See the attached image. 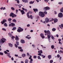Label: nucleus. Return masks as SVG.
<instances>
[{
	"label": "nucleus",
	"mask_w": 63,
	"mask_h": 63,
	"mask_svg": "<svg viewBox=\"0 0 63 63\" xmlns=\"http://www.w3.org/2000/svg\"><path fill=\"white\" fill-rule=\"evenodd\" d=\"M45 15H47V12L45 11L44 12H40L39 13V15L41 17H44L45 16Z\"/></svg>",
	"instance_id": "obj_1"
},
{
	"label": "nucleus",
	"mask_w": 63,
	"mask_h": 63,
	"mask_svg": "<svg viewBox=\"0 0 63 63\" xmlns=\"http://www.w3.org/2000/svg\"><path fill=\"white\" fill-rule=\"evenodd\" d=\"M23 31V29L21 28L20 27H19L18 28L17 31L18 32H22Z\"/></svg>",
	"instance_id": "obj_2"
},
{
	"label": "nucleus",
	"mask_w": 63,
	"mask_h": 63,
	"mask_svg": "<svg viewBox=\"0 0 63 63\" xmlns=\"http://www.w3.org/2000/svg\"><path fill=\"white\" fill-rule=\"evenodd\" d=\"M6 39L4 38H2V39H1L0 41V43H4L5 41H6Z\"/></svg>",
	"instance_id": "obj_3"
},
{
	"label": "nucleus",
	"mask_w": 63,
	"mask_h": 63,
	"mask_svg": "<svg viewBox=\"0 0 63 63\" xmlns=\"http://www.w3.org/2000/svg\"><path fill=\"white\" fill-rule=\"evenodd\" d=\"M43 9L45 11H47V10H50V8L48 6H47L46 7H44Z\"/></svg>",
	"instance_id": "obj_4"
},
{
	"label": "nucleus",
	"mask_w": 63,
	"mask_h": 63,
	"mask_svg": "<svg viewBox=\"0 0 63 63\" xmlns=\"http://www.w3.org/2000/svg\"><path fill=\"white\" fill-rule=\"evenodd\" d=\"M58 16L59 17H63V14L61 13H59L58 14Z\"/></svg>",
	"instance_id": "obj_5"
},
{
	"label": "nucleus",
	"mask_w": 63,
	"mask_h": 63,
	"mask_svg": "<svg viewBox=\"0 0 63 63\" xmlns=\"http://www.w3.org/2000/svg\"><path fill=\"white\" fill-rule=\"evenodd\" d=\"M7 22V20L6 19H3L2 20V21H1V23L2 24H3L5 22Z\"/></svg>",
	"instance_id": "obj_6"
},
{
	"label": "nucleus",
	"mask_w": 63,
	"mask_h": 63,
	"mask_svg": "<svg viewBox=\"0 0 63 63\" xmlns=\"http://www.w3.org/2000/svg\"><path fill=\"white\" fill-rule=\"evenodd\" d=\"M15 25V24L13 23H11L10 24H9V26H12V27H14Z\"/></svg>",
	"instance_id": "obj_7"
},
{
	"label": "nucleus",
	"mask_w": 63,
	"mask_h": 63,
	"mask_svg": "<svg viewBox=\"0 0 63 63\" xmlns=\"http://www.w3.org/2000/svg\"><path fill=\"white\" fill-rule=\"evenodd\" d=\"M14 14L12 12H11V13H10V17L12 16L13 18L14 17Z\"/></svg>",
	"instance_id": "obj_8"
},
{
	"label": "nucleus",
	"mask_w": 63,
	"mask_h": 63,
	"mask_svg": "<svg viewBox=\"0 0 63 63\" xmlns=\"http://www.w3.org/2000/svg\"><path fill=\"white\" fill-rule=\"evenodd\" d=\"M47 39L49 41V42H50V36L49 35H47Z\"/></svg>",
	"instance_id": "obj_9"
},
{
	"label": "nucleus",
	"mask_w": 63,
	"mask_h": 63,
	"mask_svg": "<svg viewBox=\"0 0 63 63\" xmlns=\"http://www.w3.org/2000/svg\"><path fill=\"white\" fill-rule=\"evenodd\" d=\"M45 21L46 23H47L49 22V19L47 18H46L45 19Z\"/></svg>",
	"instance_id": "obj_10"
},
{
	"label": "nucleus",
	"mask_w": 63,
	"mask_h": 63,
	"mask_svg": "<svg viewBox=\"0 0 63 63\" xmlns=\"http://www.w3.org/2000/svg\"><path fill=\"white\" fill-rule=\"evenodd\" d=\"M50 32L49 30L47 31V35H50Z\"/></svg>",
	"instance_id": "obj_11"
},
{
	"label": "nucleus",
	"mask_w": 63,
	"mask_h": 63,
	"mask_svg": "<svg viewBox=\"0 0 63 63\" xmlns=\"http://www.w3.org/2000/svg\"><path fill=\"white\" fill-rule=\"evenodd\" d=\"M20 12L21 13L22 15H23V14H25V13L24 12V11H23V10H20Z\"/></svg>",
	"instance_id": "obj_12"
},
{
	"label": "nucleus",
	"mask_w": 63,
	"mask_h": 63,
	"mask_svg": "<svg viewBox=\"0 0 63 63\" xmlns=\"http://www.w3.org/2000/svg\"><path fill=\"white\" fill-rule=\"evenodd\" d=\"M40 35L42 38V39H44V38H45V36H44V34L42 33H41L40 34Z\"/></svg>",
	"instance_id": "obj_13"
},
{
	"label": "nucleus",
	"mask_w": 63,
	"mask_h": 63,
	"mask_svg": "<svg viewBox=\"0 0 63 63\" xmlns=\"http://www.w3.org/2000/svg\"><path fill=\"white\" fill-rule=\"evenodd\" d=\"M15 40L17 41L19 40V38L18 37L17 35H16V37H15Z\"/></svg>",
	"instance_id": "obj_14"
},
{
	"label": "nucleus",
	"mask_w": 63,
	"mask_h": 63,
	"mask_svg": "<svg viewBox=\"0 0 63 63\" xmlns=\"http://www.w3.org/2000/svg\"><path fill=\"white\" fill-rule=\"evenodd\" d=\"M20 42L22 44L25 43V41L23 40H21L20 41Z\"/></svg>",
	"instance_id": "obj_15"
},
{
	"label": "nucleus",
	"mask_w": 63,
	"mask_h": 63,
	"mask_svg": "<svg viewBox=\"0 0 63 63\" xmlns=\"http://www.w3.org/2000/svg\"><path fill=\"white\" fill-rule=\"evenodd\" d=\"M33 10L34 12H35V13H36V12L38 11V9H33Z\"/></svg>",
	"instance_id": "obj_16"
},
{
	"label": "nucleus",
	"mask_w": 63,
	"mask_h": 63,
	"mask_svg": "<svg viewBox=\"0 0 63 63\" xmlns=\"http://www.w3.org/2000/svg\"><path fill=\"white\" fill-rule=\"evenodd\" d=\"M23 2L24 3H28V0H22Z\"/></svg>",
	"instance_id": "obj_17"
},
{
	"label": "nucleus",
	"mask_w": 63,
	"mask_h": 63,
	"mask_svg": "<svg viewBox=\"0 0 63 63\" xmlns=\"http://www.w3.org/2000/svg\"><path fill=\"white\" fill-rule=\"evenodd\" d=\"M58 21V19H55V20L54 21V23H56V22H57Z\"/></svg>",
	"instance_id": "obj_18"
},
{
	"label": "nucleus",
	"mask_w": 63,
	"mask_h": 63,
	"mask_svg": "<svg viewBox=\"0 0 63 63\" xmlns=\"http://www.w3.org/2000/svg\"><path fill=\"white\" fill-rule=\"evenodd\" d=\"M9 46L10 47H13V44H11V43H9Z\"/></svg>",
	"instance_id": "obj_19"
},
{
	"label": "nucleus",
	"mask_w": 63,
	"mask_h": 63,
	"mask_svg": "<svg viewBox=\"0 0 63 63\" xmlns=\"http://www.w3.org/2000/svg\"><path fill=\"white\" fill-rule=\"evenodd\" d=\"M48 59H50L51 58V55H48Z\"/></svg>",
	"instance_id": "obj_20"
},
{
	"label": "nucleus",
	"mask_w": 63,
	"mask_h": 63,
	"mask_svg": "<svg viewBox=\"0 0 63 63\" xmlns=\"http://www.w3.org/2000/svg\"><path fill=\"white\" fill-rule=\"evenodd\" d=\"M26 55L25 54H23L22 55V56L23 57H25Z\"/></svg>",
	"instance_id": "obj_21"
},
{
	"label": "nucleus",
	"mask_w": 63,
	"mask_h": 63,
	"mask_svg": "<svg viewBox=\"0 0 63 63\" xmlns=\"http://www.w3.org/2000/svg\"><path fill=\"white\" fill-rule=\"evenodd\" d=\"M38 53H43V51L42 50H40V51H38Z\"/></svg>",
	"instance_id": "obj_22"
},
{
	"label": "nucleus",
	"mask_w": 63,
	"mask_h": 63,
	"mask_svg": "<svg viewBox=\"0 0 63 63\" xmlns=\"http://www.w3.org/2000/svg\"><path fill=\"white\" fill-rule=\"evenodd\" d=\"M8 34L9 36L10 37H11V36H12V34L10 33H9Z\"/></svg>",
	"instance_id": "obj_23"
},
{
	"label": "nucleus",
	"mask_w": 63,
	"mask_h": 63,
	"mask_svg": "<svg viewBox=\"0 0 63 63\" xmlns=\"http://www.w3.org/2000/svg\"><path fill=\"white\" fill-rule=\"evenodd\" d=\"M60 11L61 12V13H63V7L62 8L60 9Z\"/></svg>",
	"instance_id": "obj_24"
},
{
	"label": "nucleus",
	"mask_w": 63,
	"mask_h": 63,
	"mask_svg": "<svg viewBox=\"0 0 63 63\" xmlns=\"http://www.w3.org/2000/svg\"><path fill=\"white\" fill-rule=\"evenodd\" d=\"M12 21L14 22H16V19H14L12 20Z\"/></svg>",
	"instance_id": "obj_25"
},
{
	"label": "nucleus",
	"mask_w": 63,
	"mask_h": 63,
	"mask_svg": "<svg viewBox=\"0 0 63 63\" xmlns=\"http://www.w3.org/2000/svg\"><path fill=\"white\" fill-rule=\"evenodd\" d=\"M60 52L61 53H63V51L61 50L60 51L59 50H58V53H60Z\"/></svg>",
	"instance_id": "obj_26"
},
{
	"label": "nucleus",
	"mask_w": 63,
	"mask_h": 63,
	"mask_svg": "<svg viewBox=\"0 0 63 63\" xmlns=\"http://www.w3.org/2000/svg\"><path fill=\"white\" fill-rule=\"evenodd\" d=\"M34 1H31L29 2V3L31 4H33V3H34Z\"/></svg>",
	"instance_id": "obj_27"
},
{
	"label": "nucleus",
	"mask_w": 63,
	"mask_h": 63,
	"mask_svg": "<svg viewBox=\"0 0 63 63\" xmlns=\"http://www.w3.org/2000/svg\"><path fill=\"white\" fill-rule=\"evenodd\" d=\"M25 63H28V60L27 59L25 60Z\"/></svg>",
	"instance_id": "obj_28"
},
{
	"label": "nucleus",
	"mask_w": 63,
	"mask_h": 63,
	"mask_svg": "<svg viewBox=\"0 0 63 63\" xmlns=\"http://www.w3.org/2000/svg\"><path fill=\"white\" fill-rule=\"evenodd\" d=\"M38 55H39V56H43V55H42L41 53H38Z\"/></svg>",
	"instance_id": "obj_29"
},
{
	"label": "nucleus",
	"mask_w": 63,
	"mask_h": 63,
	"mask_svg": "<svg viewBox=\"0 0 63 63\" xmlns=\"http://www.w3.org/2000/svg\"><path fill=\"white\" fill-rule=\"evenodd\" d=\"M16 27H14L13 28V29H12V30H16Z\"/></svg>",
	"instance_id": "obj_30"
},
{
	"label": "nucleus",
	"mask_w": 63,
	"mask_h": 63,
	"mask_svg": "<svg viewBox=\"0 0 63 63\" xmlns=\"http://www.w3.org/2000/svg\"><path fill=\"white\" fill-rule=\"evenodd\" d=\"M54 45H51V48L52 49H54Z\"/></svg>",
	"instance_id": "obj_31"
},
{
	"label": "nucleus",
	"mask_w": 63,
	"mask_h": 63,
	"mask_svg": "<svg viewBox=\"0 0 63 63\" xmlns=\"http://www.w3.org/2000/svg\"><path fill=\"white\" fill-rule=\"evenodd\" d=\"M4 26H5L6 27L7 26V24L6 23H5L4 24Z\"/></svg>",
	"instance_id": "obj_32"
},
{
	"label": "nucleus",
	"mask_w": 63,
	"mask_h": 63,
	"mask_svg": "<svg viewBox=\"0 0 63 63\" xmlns=\"http://www.w3.org/2000/svg\"><path fill=\"white\" fill-rule=\"evenodd\" d=\"M55 30H56V29H55V28H53L52 29V31H55Z\"/></svg>",
	"instance_id": "obj_33"
},
{
	"label": "nucleus",
	"mask_w": 63,
	"mask_h": 63,
	"mask_svg": "<svg viewBox=\"0 0 63 63\" xmlns=\"http://www.w3.org/2000/svg\"><path fill=\"white\" fill-rule=\"evenodd\" d=\"M11 9L12 10H13V11H14L15 9L13 7H12L11 8Z\"/></svg>",
	"instance_id": "obj_34"
},
{
	"label": "nucleus",
	"mask_w": 63,
	"mask_h": 63,
	"mask_svg": "<svg viewBox=\"0 0 63 63\" xmlns=\"http://www.w3.org/2000/svg\"><path fill=\"white\" fill-rule=\"evenodd\" d=\"M37 58L38 59H41V57L39 56H38L37 57Z\"/></svg>",
	"instance_id": "obj_35"
},
{
	"label": "nucleus",
	"mask_w": 63,
	"mask_h": 63,
	"mask_svg": "<svg viewBox=\"0 0 63 63\" xmlns=\"http://www.w3.org/2000/svg\"><path fill=\"white\" fill-rule=\"evenodd\" d=\"M16 43L17 45V46H18L19 45V42H18V41H16Z\"/></svg>",
	"instance_id": "obj_36"
},
{
	"label": "nucleus",
	"mask_w": 63,
	"mask_h": 63,
	"mask_svg": "<svg viewBox=\"0 0 63 63\" xmlns=\"http://www.w3.org/2000/svg\"><path fill=\"white\" fill-rule=\"evenodd\" d=\"M18 49H22V47H18Z\"/></svg>",
	"instance_id": "obj_37"
},
{
	"label": "nucleus",
	"mask_w": 63,
	"mask_h": 63,
	"mask_svg": "<svg viewBox=\"0 0 63 63\" xmlns=\"http://www.w3.org/2000/svg\"><path fill=\"white\" fill-rule=\"evenodd\" d=\"M51 39H52L53 40H54L55 39V38H54V37H53V36H52Z\"/></svg>",
	"instance_id": "obj_38"
},
{
	"label": "nucleus",
	"mask_w": 63,
	"mask_h": 63,
	"mask_svg": "<svg viewBox=\"0 0 63 63\" xmlns=\"http://www.w3.org/2000/svg\"><path fill=\"white\" fill-rule=\"evenodd\" d=\"M0 55H3V53L0 52Z\"/></svg>",
	"instance_id": "obj_39"
},
{
	"label": "nucleus",
	"mask_w": 63,
	"mask_h": 63,
	"mask_svg": "<svg viewBox=\"0 0 63 63\" xmlns=\"http://www.w3.org/2000/svg\"><path fill=\"white\" fill-rule=\"evenodd\" d=\"M2 30H4V31H6V29H5L4 28H2Z\"/></svg>",
	"instance_id": "obj_40"
},
{
	"label": "nucleus",
	"mask_w": 63,
	"mask_h": 63,
	"mask_svg": "<svg viewBox=\"0 0 63 63\" xmlns=\"http://www.w3.org/2000/svg\"><path fill=\"white\" fill-rule=\"evenodd\" d=\"M11 18H9L8 19V21H11Z\"/></svg>",
	"instance_id": "obj_41"
},
{
	"label": "nucleus",
	"mask_w": 63,
	"mask_h": 63,
	"mask_svg": "<svg viewBox=\"0 0 63 63\" xmlns=\"http://www.w3.org/2000/svg\"><path fill=\"white\" fill-rule=\"evenodd\" d=\"M44 1L46 3H47L48 1L47 0H44Z\"/></svg>",
	"instance_id": "obj_42"
},
{
	"label": "nucleus",
	"mask_w": 63,
	"mask_h": 63,
	"mask_svg": "<svg viewBox=\"0 0 63 63\" xmlns=\"http://www.w3.org/2000/svg\"><path fill=\"white\" fill-rule=\"evenodd\" d=\"M53 60H51L50 61V63H53Z\"/></svg>",
	"instance_id": "obj_43"
},
{
	"label": "nucleus",
	"mask_w": 63,
	"mask_h": 63,
	"mask_svg": "<svg viewBox=\"0 0 63 63\" xmlns=\"http://www.w3.org/2000/svg\"><path fill=\"white\" fill-rule=\"evenodd\" d=\"M4 52L5 53H6V54H8V52H7L6 51H5Z\"/></svg>",
	"instance_id": "obj_44"
},
{
	"label": "nucleus",
	"mask_w": 63,
	"mask_h": 63,
	"mask_svg": "<svg viewBox=\"0 0 63 63\" xmlns=\"http://www.w3.org/2000/svg\"><path fill=\"white\" fill-rule=\"evenodd\" d=\"M54 20V19L53 18H52V20H51L50 21V22H51V21H53Z\"/></svg>",
	"instance_id": "obj_45"
},
{
	"label": "nucleus",
	"mask_w": 63,
	"mask_h": 63,
	"mask_svg": "<svg viewBox=\"0 0 63 63\" xmlns=\"http://www.w3.org/2000/svg\"><path fill=\"white\" fill-rule=\"evenodd\" d=\"M26 38H27V39H30V38L28 36H26Z\"/></svg>",
	"instance_id": "obj_46"
},
{
	"label": "nucleus",
	"mask_w": 63,
	"mask_h": 63,
	"mask_svg": "<svg viewBox=\"0 0 63 63\" xmlns=\"http://www.w3.org/2000/svg\"><path fill=\"white\" fill-rule=\"evenodd\" d=\"M34 58L36 59L37 58V56H33Z\"/></svg>",
	"instance_id": "obj_47"
},
{
	"label": "nucleus",
	"mask_w": 63,
	"mask_h": 63,
	"mask_svg": "<svg viewBox=\"0 0 63 63\" xmlns=\"http://www.w3.org/2000/svg\"><path fill=\"white\" fill-rule=\"evenodd\" d=\"M57 57L58 58H59L60 57V55L59 54H58L57 55Z\"/></svg>",
	"instance_id": "obj_48"
},
{
	"label": "nucleus",
	"mask_w": 63,
	"mask_h": 63,
	"mask_svg": "<svg viewBox=\"0 0 63 63\" xmlns=\"http://www.w3.org/2000/svg\"><path fill=\"white\" fill-rule=\"evenodd\" d=\"M20 51H21V52H23V49H21L19 50Z\"/></svg>",
	"instance_id": "obj_49"
},
{
	"label": "nucleus",
	"mask_w": 63,
	"mask_h": 63,
	"mask_svg": "<svg viewBox=\"0 0 63 63\" xmlns=\"http://www.w3.org/2000/svg\"><path fill=\"white\" fill-rule=\"evenodd\" d=\"M15 46L16 47H17V46L16 45V44H15Z\"/></svg>",
	"instance_id": "obj_50"
},
{
	"label": "nucleus",
	"mask_w": 63,
	"mask_h": 63,
	"mask_svg": "<svg viewBox=\"0 0 63 63\" xmlns=\"http://www.w3.org/2000/svg\"><path fill=\"white\" fill-rule=\"evenodd\" d=\"M13 16H14V17H16V15L15 14H14V15H13Z\"/></svg>",
	"instance_id": "obj_51"
},
{
	"label": "nucleus",
	"mask_w": 63,
	"mask_h": 63,
	"mask_svg": "<svg viewBox=\"0 0 63 63\" xmlns=\"http://www.w3.org/2000/svg\"><path fill=\"white\" fill-rule=\"evenodd\" d=\"M17 3L18 4H19V0H18L17 1Z\"/></svg>",
	"instance_id": "obj_52"
},
{
	"label": "nucleus",
	"mask_w": 63,
	"mask_h": 63,
	"mask_svg": "<svg viewBox=\"0 0 63 63\" xmlns=\"http://www.w3.org/2000/svg\"><path fill=\"white\" fill-rule=\"evenodd\" d=\"M58 4H62V2H60L58 3Z\"/></svg>",
	"instance_id": "obj_53"
},
{
	"label": "nucleus",
	"mask_w": 63,
	"mask_h": 63,
	"mask_svg": "<svg viewBox=\"0 0 63 63\" xmlns=\"http://www.w3.org/2000/svg\"><path fill=\"white\" fill-rule=\"evenodd\" d=\"M12 39H15V37L14 36H12Z\"/></svg>",
	"instance_id": "obj_54"
},
{
	"label": "nucleus",
	"mask_w": 63,
	"mask_h": 63,
	"mask_svg": "<svg viewBox=\"0 0 63 63\" xmlns=\"http://www.w3.org/2000/svg\"><path fill=\"white\" fill-rule=\"evenodd\" d=\"M42 57H43V58H45V57H46V56H44V55H43V56H42Z\"/></svg>",
	"instance_id": "obj_55"
},
{
	"label": "nucleus",
	"mask_w": 63,
	"mask_h": 63,
	"mask_svg": "<svg viewBox=\"0 0 63 63\" xmlns=\"http://www.w3.org/2000/svg\"><path fill=\"white\" fill-rule=\"evenodd\" d=\"M27 27H29L30 26V24H28L27 25Z\"/></svg>",
	"instance_id": "obj_56"
},
{
	"label": "nucleus",
	"mask_w": 63,
	"mask_h": 63,
	"mask_svg": "<svg viewBox=\"0 0 63 63\" xmlns=\"http://www.w3.org/2000/svg\"><path fill=\"white\" fill-rule=\"evenodd\" d=\"M44 32H45V33H47V31L46 30H44Z\"/></svg>",
	"instance_id": "obj_57"
},
{
	"label": "nucleus",
	"mask_w": 63,
	"mask_h": 63,
	"mask_svg": "<svg viewBox=\"0 0 63 63\" xmlns=\"http://www.w3.org/2000/svg\"><path fill=\"white\" fill-rule=\"evenodd\" d=\"M61 58H62V57H60L59 60H61Z\"/></svg>",
	"instance_id": "obj_58"
},
{
	"label": "nucleus",
	"mask_w": 63,
	"mask_h": 63,
	"mask_svg": "<svg viewBox=\"0 0 63 63\" xmlns=\"http://www.w3.org/2000/svg\"><path fill=\"white\" fill-rule=\"evenodd\" d=\"M54 13H55V15H56V14H57V12H56V11H54Z\"/></svg>",
	"instance_id": "obj_59"
},
{
	"label": "nucleus",
	"mask_w": 63,
	"mask_h": 63,
	"mask_svg": "<svg viewBox=\"0 0 63 63\" xmlns=\"http://www.w3.org/2000/svg\"><path fill=\"white\" fill-rule=\"evenodd\" d=\"M15 56H16V57H18V55H17L15 54Z\"/></svg>",
	"instance_id": "obj_60"
},
{
	"label": "nucleus",
	"mask_w": 63,
	"mask_h": 63,
	"mask_svg": "<svg viewBox=\"0 0 63 63\" xmlns=\"http://www.w3.org/2000/svg\"><path fill=\"white\" fill-rule=\"evenodd\" d=\"M7 55L8 56L9 55H10V53H7Z\"/></svg>",
	"instance_id": "obj_61"
},
{
	"label": "nucleus",
	"mask_w": 63,
	"mask_h": 63,
	"mask_svg": "<svg viewBox=\"0 0 63 63\" xmlns=\"http://www.w3.org/2000/svg\"><path fill=\"white\" fill-rule=\"evenodd\" d=\"M27 16L28 18H30V16L29 15H28Z\"/></svg>",
	"instance_id": "obj_62"
},
{
	"label": "nucleus",
	"mask_w": 63,
	"mask_h": 63,
	"mask_svg": "<svg viewBox=\"0 0 63 63\" xmlns=\"http://www.w3.org/2000/svg\"><path fill=\"white\" fill-rule=\"evenodd\" d=\"M24 10H25V12H27V9H25Z\"/></svg>",
	"instance_id": "obj_63"
},
{
	"label": "nucleus",
	"mask_w": 63,
	"mask_h": 63,
	"mask_svg": "<svg viewBox=\"0 0 63 63\" xmlns=\"http://www.w3.org/2000/svg\"><path fill=\"white\" fill-rule=\"evenodd\" d=\"M29 13H30V14H32V13L31 11H30Z\"/></svg>",
	"instance_id": "obj_64"
}]
</instances>
